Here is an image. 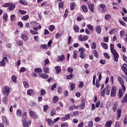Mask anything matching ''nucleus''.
Listing matches in <instances>:
<instances>
[{"instance_id":"1","label":"nucleus","mask_w":127,"mask_h":127,"mask_svg":"<svg viewBox=\"0 0 127 127\" xmlns=\"http://www.w3.org/2000/svg\"><path fill=\"white\" fill-rule=\"evenodd\" d=\"M110 50L114 56V61L115 62H118V61H119V53H118L116 50H115V46H114V44H113L110 45Z\"/></svg>"},{"instance_id":"2","label":"nucleus","mask_w":127,"mask_h":127,"mask_svg":"<svg viewBox=\"0 0 127 127\" xmlns=\"http://www.w3.org/2000/svg\"><path fill=\"white\" fill-rule=\"evenodd\" d=\"M3 6L4 7H8V9L10 10V11L13 10L14 8H15V4L10 2L5 3L3 5Z\"/></svg>"},{"instance_id":"3","label":"nucleus","mask_w":127,"mask_h":127,"mask_svg":"<svg viewBox=\"0 0 127 127\" xmlns=\"http://www.w3.org/2000/svg\"><path fill=\"white\" fill-rule=\"evenodd\" d=\"M9 93H10V89L7 86H5L2 90V94L5 97H7L8 95H9Z\"/></svg>"},{"instance_id":"4","label":"nucleus","mask_w":127,"mask_h":127,"mask_svg":"<svg viewBox=\"0 0 127 127\" xmlns=\"http://www.w3.org/2000/svg\"><path fill=\"white\" fill-rule=\"evenodd\" d=\"M117 96V87L113 86L111 89V97H116Z\"/></svg>"},{"instance_id":"5","label":"nucleus","mask_w":127,"mask_h":127,"mask_svg":"<svg viewBox=\"0 0 127 127\" xmlns=\"http://www.w3.org/2000/svg\"><path fill=\"white\" fill-rule=\"evenodd\" d=\"M8 60H7V58L6 57H4L2 58V60L0 62V66L1 67H3V66H5V64L6 62H7Z\"/></svg>"},{"instance_id":"6","label":"nucleus","mask_w":127,"mask_h":127,"mask_svg":"<svg viewBox=\"0 0 127 127\" xmlns=\"http://www.w3.org/2000/svg\"><path fill=\"white\" fill-rule=\"evenodd\" d=\"M29 113L31 118L33 119H37L38 118V116H37V114L34 111L30 110Z\"/></svg>"},{"instance_id":"7","label":"nucleus","mask_w":127,"mask_h":127,"mask_svg":"<svg viewBox=\"0 0 127 127\" xmlns=\"http://www.w3.org/2000/svg\"><path fill=\"white\" fill-rule=\"evenodd\" d=\"M125 92L123 91L122 89H120L119 90V94L118 95V97L119 99H122L123 96L125 95Z\"/></svg>"},{"instance_id":"8","label":"nucleus","mask_w":127,"mask_h":127,"mask_svg":"<svg viewBox=\"0 0 127 127\" xmlns=\"http://www.w3.org/2000/svg\"><path fill=\"white\" fill-rule=\"evenodd\" d=\"M121 116H122V109H118L117 110V115L116 118L117 121H119V120H120Z\"/></svg>"},{"instance_id":"9","label":"nucleus","mask_w":127,"mask_h":127,"mask_svg":"<svg viewBox=\"0 0 127 127\" xmlns=\"http://www.w3.org/2000/svg\"><path fill=\"white\" fill-rule=\"evenodd\" d=\"M22 124L23 127H29V126L31 125V122L30 121H29L28 122H27V121H24L22 122Z\"/></svg>"},{"instance_id":"10","label":"nucleus","mask_w":127,"mask_h":127,"mask_svg":"<svg viewBox=\"0 0 127 127\" xmlns=\"http://www.w3.org/2000/svg\"><path fill=\"white\" fill-rule=\"evenodd\" d=\"M2 103L4 104V105H7L8 104V99L6 97H4L2 99Z\"/></svg>"},{"instance_id":"11","label":"nucleus","mask_w":127,"mask_h":127,"mask_svg":"<svg viewBox=\"0 0 127 127\" xmlns=\"http://www.w3.org/2000/svg\"><path fill=\"white\" fill-rule=\"evenodd\" d=\"M95 30L98 34H101V32H102V28H101L100 25H98L96 26Z\"/></svg>"},{"instance_id":"12","label":"nucleus","mask_w":127,"mask_h":127,"mask_svg":"<svg viewBox=\"0 0 127 127\" xmlns=\"http://www.w3.org/2000/svg\"><path fill=\"white\" fill-rule=\"evenodd\" d=\"M112 124L113 121L112 120L108 121L106 122L105 127H111L112 126Z\"/></svg>"},{"instance_id":"13","label":"nucleus","mask_w":127,"mask_h":127,"mask_svg":"<svg viewBox=\"0 0 127 127\" xmlns=\"http://www.w3.org/2000/svg\"><path fill=\"white\" fill-rule=\"evenodd\" d=\"M88 8L91 12H94V4L88 3Z\"/></svg>"},{"instance_id":"14","label":"nucleus","mask_w":127,"mask_h":127,"mask_svg":"<svg viewBox=\"0 0 127 127\" xmlns=\"http://www.w3.org/2000/svg\"><path fill=\"white\" fill-rule=\"evenodd\" d=\"M21 38L24 41H26L28 40V37H27V36H26V35L24 34H22L21 35Z\"/></svg>"},{"instance_id":"15","label":"nucleus","mask_w":127,"mask_h":127,"mask_svg":"<svg viewBox=\"0 0 127 127\" xmlns=\"http://www.w3.org/2000/svg\"><path fill=\"white\" fill-rule=\"evenodd\" d=\"M106 94L107 96H109L110 95V91H111V86L110 85H107V87H106Z\"/></svg>"},{"instance_id":"16","label":"nucleus","mask_w":127,"mask_h":127,"mask_svg":"<svg viewBox=\"0 0 127 127\" xmlns=\"http://www.w3.org/2000/svg\"><path fill=\"white\" fill-rule=\"evenodd\" d=\"M19 2L23 5H27V1L26 0H19Z\"/></svg>"},{"instance_id":"17","label":"nucleus","mask_w":127,"mask_h":127,"mask_svg":"<svg viewBox=\"0 0 127 127\" xmlns=\"http://www.w3.org/2000/svg\"><path fill=\"white\" fill-rule=\"evenodd\" d=\"M58 101H59V97H58V96H55L53 97V103H54L55 104V103H57V102H58Z\"/></svg>"},{"instance_id":"18","label":"nucleus","mask_w":127,"mask_h":127,"mask_svg":"<svg viewBox=\"0 0 127 127\" xmlns=\"http://www.w3.org/2000/svg\"><path fill=\"white\" fill-rule=\"evenodd\" d=\"M58 61H63L64 59H65V56H64V55H63L62 56H58Z\"/></svg>"},{"instance_id":"19","label":"nucleus","mask_w":127,"mask_h":127,"mask_svg":"<svg viewBox=\"0 0 127 127\" xmlns=\"http://www.w3.org/2000/svg\"><path fill=\"white\" fill-rule=\"evenodd\" d=\"M47 122H48L49 126H51V127H52V126H53V124H54V122H53V121H52V120L50 119H47Z\"/></svg>"},{"instance_id":"20","label":"nucleus","mask_w":127,"mask_h":127,"mask_svg":"<svg viewBox=\"0 0 127 127\" xmlns=\"http://www.w3.org/2000/svg\"><path fill=\"white\" fill-rule=\"evenodd\" d=\"M55 69L56 70L57 74H59L61 72V67L59 66H57L55 67Z\"/></svg>"},{"instance_id":"21","label":"nucleus","mask_w":127,"mask_h":127,"mask_svg":"<svg viewBox=\"0 0 127 127\" xmlns=\"http://www.w3.org/2000/svg\"><path fill=\"white\" fill-rule=\"evenodd\" d=\"M100 7H101V8H102V12H105V11L106 10V9H107L106 5L104 4L101 3L100 4Z\"/></svg>"},{"instance_id":"22","label":"nucleus","mask_w":127,"mask_h":127,"mask_svg":"<svg viewBox=\"0 0 127 127\" xmlns=\"http://www.w3.org/2000/svg\"><path fill=\"white\" fill-rule=\"evenodd\" d=\"M27 118H26V114L25 113L23 114L22 117V122L23 123V122H26L27 121Z\"/></svg>"},{"instance_id":"23","label":"nucleus","mask_w":127,"mask_h":127,"mask_svg":"<svg viewBox=\"0 0 127 127\" xmlns=\"http://www.w3.org/2000/svg\"><path fill=\"white\" fill-rule=\"evenodd\" d=\"M40 76L41 77V78H42L43 79H48V75L45 74V73H42L40 75Z\"/></svg>"},{"instance_id":"24","label":"nucleus","mask_w":127,"mask_h":127,"mask_svg":"<svg viewBox=\"0 0 127 127\" xmlns=\"http://www.w3.org/2000/svg\"><path fill=\"white\" fill-rule=\"evenodd\" d=\"M125 103L127 104V94H125L124 99L122 100V104H125Z\"/></svg>"},{"instance_id":"25","label":"nucleus","mask_w":127,"mask_h":127,"mask_svg":"<svg viewBox=\"0 0 127 127\" xmlns=\"http://www.w3.org/2000/svg\"><path fill=\"white\" fill-rule=\"evenodd\" d=\"M118 80L121 85H123L124 84V79H123L121 76L118 77Z\"/></svg>"},{"instance_id":"26","label":"nucleus","mask_w":127,"mask_h":127,"mask_svg":"<svg viewBox=\"0 0 127 127\" xmlns=\"http://www.w3.org/2000/svg\"><path fill=\"white\" fill-rule=\"evenodd\" d=\"M82 8L83 12H88V8L87 7V6L83 5L82 6Z\"/></svg>"},{"instance_id":"27","label":"nucleus","mask_w":127,"mask_h":127,"mask_svg":"<svg viewBox=\"0 0 127 127\" xmlns=\"http://www.w3.org/2000/svg\"><path fill=\"white\" fill-rule=\"evenodd\" d=\"M77 54H78V51L76 50L74 51L73 54L72 55L73 59H77Z\"/></svg>"},{"instance_id":"28","label":"nucleus","mask_w":127,"mask_h":127,"mask_svg":"<svg viewBox=\"0 0 127 127\" xmlns=\"http://www.w3.org/2000/svg\"><path fill=\"white\" fill-rule=\"evenodd\" d=\"M101 46L102 47H103V48H104V49H108V44H106V43H101Z\"/></svg>"},{"instance_id":"29","label":"nucleus","mask_w":127,"mask_h":127,"mask_svg":"<svg viewBox=\"0 0 127 127\" xmlns=\"http://www.w3.org/2000/svg\"><path fill=\"white\" fill-rule=\"evenodd\" d=\"M55 115H56V110H55V109H53L51 111V115L53 117Z\"/></svg>"},{"instance_id":"30","label":"nucleus","mask_w":127,"mask_h":127,"mask_svg":"<svg viewBox=\"0 0 127 127\" xmlns=\"http://www.w3.org/2000/svg\"><path fill=\"white\" fill-rule=\"evenodd\" d=\"M117 29L115 28V29H112L109 32V33H110V34H111V35L115 34V33H116V32H117Z\"/></svg>"},{"instance_id":"31","label":"nucleus","mask_w":127,"mask_h":127,"mask_svg":"<svg viewBox=\"0 0 127 127\" xmlns=\"http://www.w3.org/2000/svg\"><path fill=\"white\" fill-rule=\"evenodd\" d=\"M67 71L68 73H70V74H72V73H73V69L72 67H68L67 68Z\"/></svg>"},{"instance_id":"32","label":"nucleus","mask_w":127,"mask_h":127,"mask_svg":"<svg viewBox=\"0 0 127 127\" xmlns=\"http://www.w3.org/2000/svg\"><path fill=\"white\" fill-rule=\"evenodd\" d=\"M78 51H79L80 54H82L83 53H85V49H84L83 48H80L78 49Z\"/></svg>"},{"instance_id":"33","label":"nucleus","mask_w":127,"mask_h":127,"mask_svg":"<svg viewBox=\"0 0 127 127\" xmlns=\"http://www.w3.org/2000/svg\"><path fill=\"white\" fill-rule=\"evenodd\" d=\"M122 69L123 70V71L125 72V73H126V72H127V65L126 64H123V67H122Z\"/></svg>"},{"instance_id":"34","label":"nucleus","mask_w":127,"mask_h":127,"mask_svg":"<svg viewBox=\"0 0 127 127\" xmlns=\"http://www.w3.org/2000/svg\"><path fill=\"white\" fill-rule=\"evenodd\" d=\"M74 31L75 32H78L79 31V27L77 25H74L73 26Z\"/></svg>"},{"instance_id":"35","label":"nucleus","mask_w":127,"mask_h":127,"mask_svg":"<svg viewBox=\"0 0 127 127\" xmlns=\"http://www.w3.org/2000/svg\"><path fill=\"white\" fill-rule=\"evenodd\" d=\"M87 27H88V29L91 30V31H94V26H92L91 24H88L87 25Z\"/></svg>"},{"instance_id":"36","label":"nucleus","mask_w":127,"mask_h":127,"mask_svg":"<svg viewBox=\"0 0 127 127\" xmlns=\"http://www.w3.org/2000/svg\"><path fill=\"white\" fill-rule=\"evenodd\" d=\"M49 29L50 31H51L52 32V31H53V30H54V29H55V26H54V25H51L49 26Z\"/></svg>"},{"instance_id":"37","label":"nucleus","mask_w":127,"mask_h":127,"mask_svg":"<svg viewBox=\"0 0 127 127\" xmlns=\"http://www.w3.org/2000/svg\"><path fill=\"white\" fill-rule=\"evenodd\" d=\"M40 47H41V48H42L43 49H48V46L46 44L41 45Z\"/></svg>"},{"instance_id":"38","label":"nucleus","mask_w":127,"mask_h":127,"mask_svg":"<svg viewBox=\"0 0 127 127\" xmlns=\"http://www.w3.org/2000/svg\"><path fill=\"white\" fill-rule=\"evenodd\" d=\"M25 71H26V68L24 67H22L19 69L20 73H23V72H25Z\"/></svg>"},{"instance_id":"39","label":"nucleus","mask_w":127,"mask_h":127,"mask_svg":"<svg viewBox=\"0 0 127 127\" xmlns=\"http://www.w3.org/2000/svg\"><path fill=\"white\" fill-rule=\"evenodd\" d=\"M76 3L75 2H72L70 3V9L71 10H73L75 8V5Z\"/></svg>"},{"instance_id":"40","label":"nucleus","mask_w":127,"mask_h":127,"mask_svg":"<svg viewBox=\"0 0 127 127\" xmlns=\"http://www.w3.org/2000/svg\"><path fill=\"white\" fill-rule=\"evenodd\" d=\"M93 54L95 57H96V58H98L99 57V54L98 53V52L96 51V50H93Z\"/></svg>"},{"instance_id":"41","label":"nucleus","mask_w":127,"mask_h":127,"mask_svg":"<svg viewBox=\"0 0 127 127\" xmlns=\"http://www.w3.org/2000/svg\"><path fill=\"white\" fill-rule=\"evenodd\" d=\"M70 90L73 91L75 89V84L74 83H70Z\"/></svg>"},{"instance_id":"42","label":"nucleus","mask_w":127,"mask_h":127,"mask_svg":"<svg viewBox=\"0 0 127 127\" xmlns=\"http://www.w3.org/2000/svg\"><path fill=\"white\" fill-rule=\"evenodd\" d=\"M34 71L36 73H41V68L40 67H37L35 68Z\"/></svg>"},{"instance_id":"43","label":"nucleus","mask_w":127,"mask_h":127,"mask_svg":"<svg viewBox=\"0 0 127 127\" xmlns=\"http://www.w3.org/2000/svg\"><path fill=\"white\" fill-rule=\"evenodd\" d=\"M29 18V16L28 15H25L23 16L22 18V20H27Z\"/></svg>"},{"instance_id":"44","label":"nucleus","mask_w":127,"mask_h":127,"mask_svg":"<svg viewBox=\"0 0 127 127\" xmlns=\"http://www.w3.org/2000/svg\"><path fill=\"white\" fill-rule=\"evenodd\" d=\"M106 89L104 88L103 89L101 92V96H102V97H104V96H105V94L106 93Z\"/></svg>"},{"instance_id":"45","label":"nucleus","mask_w":127,"mask_h":127,"mask_svg":"<svg viewBox=\"0 0 127 127\" xmlns=\"http://www.w3.org/2000/svg\"><path fill=\"white\" fill-rule=\"evenodd\" d=\"M33 89H28L27 90V95H32V94H33Z\"/></svg>"},{"instance_id":"46","label":"nucleus","mask_w":127,"mask_h":127,"mask_svg":"<svg viewBox=\"0 0 127 127\" xmlns=\"http://www.w3.org/2000/svg\"><path fill=\"white\" fill-rule=\"evenodd\" d=\"M16 115L18 117H21V110L18 109L17 110Z\"/></svg>"},{"instance_id":"47","label":"nucleus","mask_w":127,"mask_h":127,"mask_svg":"<svg viewBox=\"0 0 127 127\" xmlns=\"http://www.w3.org/2000/svg\"><path fill=\"white\" fill-rule=\"evenodd\" d=\"M30 32H31V34L33 35H37V34H38V32H36L32 30H30Z\"/></svg>"},{"instance_id":"48","label":"nucleus","mask_w":127,"mask_h":127,"mask_svg":"<svg viewBox=\"0 0 127 127\" xmlns=\"http://www.w3.org/2000/svg\"><path fill=\"white\" fill-rule=\"evenodd\" d=\"M91 48L92 49H96L97 48V44L95 42L92 43Z\"/></svg>"},{"instance_id":"49","label":"nucleus","mask_w":127,"mask_h":127,"mask_svg":"<svg viewBox=\"0 0 127 127\" xmlns=\"http://www.w3.org/2000/svg\"><path fill=\"white\" fill-rule=\"evenodd\" d=\"M49 71H50L49 68L47 67H45L44 68V72L45 73H49Z\"/></svg>"},{"instance_id":"50","label":"nucleus","mask_w":127,"mask_h":127,"mask_svg":"<svg viewBox=\"0 0 127 127\" xmlns=\"http://www.w3.org/2000/svg\"><path fill=\"white\" fill-rule=\"evenodd\" d=\"M17 44H18V45H19L20 46H22V45H23V41H22L21 40H18Z\"/></svg>"},{"instance_id":"51","label":"nucleus","mask_w":127,"mask_h":127,"mask_svg":"<svg viewBox=\"0 0 127 127\" xmlns=\"http://www.w3.org/2000/svg\"><path fill=\"white\" fill-rule=\"evenodd\" d=\"M46 94V91L44 89H42L41 90L40 95L44 96Z\"/></svg>"},{"instance_id":"52","label":"nucleus","mask_w":127,"mask_h":127,"mask_svg":"<svg viewBox=\"0 0 127 127\" xmlns=\"http://www.w3.org/2000/svg\"><path fill=\"white\" fill-rule=\"evenodd\" d=\"M105 18L106 20H110V19H111V15L109 14H106Z\"/></svg>"},{"instance_id":"53","label":"nucleus","mask_w":127,"mask_h":127,"mask_svg":"<svg viewBox=\"0 0 127 127\" xmlns=\"http://www.w3.org/2000/svg\"><path fill=\"white\" fill-rule=\"evenodd\" d=\"M23 85H24V87L25 88H27L29 87V85H28V83H27V82H26V81H24L23 82Z\"/></svg>"},{"instance_id":"54","label":"nucleus","mask_w":127,"mask_h":127,"mask_svg":"<svg viewBox=\"0 0 127 127\" xmlns=\"http://www.w3.org/2000/svg\"><path fill=\"white\" fill-rule=\"evenodd\" d=\"M3 18L4 20V21H7V14H4L3 15Z\"/></svg>"},{"instance_id":"55","label":"nucleus","mask_w":127,"mask_h":127,"mask_svg":"<svg viewBox=\"0 0 127 127\" xmlns=\"http://www.w3.org/2000/svg\"><path fill=\"white\" fill-rule=\"evenodd\" d=\"M104 56L106 58V59H110V57L109 56V54L107 53H105L103 54Z\"/></svg>"},{"instance_id":"56","label":"nucleus","mask_w":127,"mask_h":127,"mask_svg":"<svg viewBox=\"0 0 127 127\" xmlns=\"http://www.w3.org/2000/svg\"><path fill=\"white\" fill-rule=\"evenodd\" d=\"M11 79H12V81L13 82H16V79H17V77H16V76L15 75H12L11 76Z\"/></svg>"},{"instance_id":"57","label":"nucleus","mask_w":127,"mask_h":127,"mask_svg":"<svg viewBox=\"0 0 127 127\" xmlns=\"http://www.w3.org/2000/svg\"><path fill=\"white\" fill-rule=\"evenodd\" d=\"M2 120L5 124H7V120H6V117L3 116L2 117Z\"/></svg>"},{"instance_id":"58","label":"nucleus","mask_w":127,"mask_h":127,"mask_svg":"<svg viewBox=\"0 0 127 127\" xmlns=\"http://www.w3.org/2000/svg\"><path fill=\"white\" fill-rule=\"evenodd\" d=\"M119 22L120 24L123 25V26H127V24L124 21L120 20Z\"/></svg>"},{"instance_id":"59","label":"nucleus","mask_w":127,"mask_h":127,"mask_svg":"<svg viewBox=\"0 0 127 127\" xmlns=\"http://www.w3.org/2000/svg\"><path fill=\"white\" fill-rule=\"evenodd\" d=\"M19 12L21 13V14H26V11L25 10L19 9Z\"/></svg>"},{"instance_id":"60","label":"nucleus","mask_w":127,"mask_h":127,"mask_svg":"<svg viewBox=\"0 0 127 127\" xmlns=\"http://www.w3.org/2000/svg\"><path fill=\"white\" fill-rule=\"evenodd\" d=\"M64 5V4L63 3V2L61 1L59 2V8H62V7H63Z\"/></svg>"},{"instance_id":"61","label":"nucleus","mask_w":127,"mask_h":127,"mask_svg":"<svg viewBox=\"0 0 127 127\" xmlns=\"http://www.w3.org/2000/svg\"><path fill=\"white\" fill-rule=\"evenodd\" d=\"M75 108V105H73L72 106H69L68 108V110L69 111H73V110H74Z\"/></svg>"},{"instance_id":"62","label":"nucleus","mask_w":127,"mask_h":127,"mask_svg":"<svg viewBox=\"0 0 127 127\" xmlns=\"http://www.w3.org/2000/svg\"><path fill=\"white\" fill-rule=\"evenodd\" d=\"M61 37V34L59 33H57L56 34V39H58L59 38H60V37Z\"/></svg>"},{"instance_id":"63","label":"nucleus","mask_w":127,"mask_h":127,"mask_svg":"<svg viewBox=\"0 0 127 127\" xmlns=\"http://www.w3.org/2000/svg\"><path fill=\"white\" fill-rule=\"evenodd\" d=\"M64 97H68L69 95V92L67 91V90H64Z\"/></svg>"},{"instance_id":"64","label":"nucleus","mask_w":127,"mask_h":127,"mask_svg":"<svg viewBox=\"0 0 127 127\" xmlns=\"http://www.w3.org/2000/svg\"><path fill=\"white\" fill-rule=\"evenodd\" d=\"M115 127H121V124H120V122H116L115 124Z\"/></svg>"}]
</instances>
